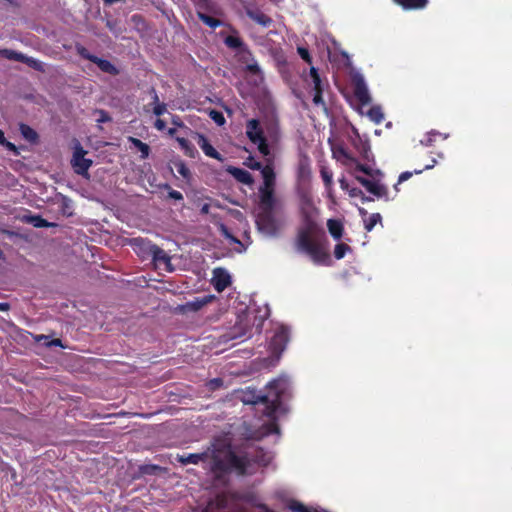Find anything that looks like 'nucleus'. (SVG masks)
Instances as JSON below:
<instances>
[{
	"instance_id": "nucleus-54",
	"label": "nucleus",
	"mask_w": 512,
	"mask_h": 512,
	"mask_svg": "<svg viewBox=\"0 0 512 512\" xmlns=\"http://www.w3.org/2000/svg\"><path fill=\"white\" fill-rule=\"evenodd\" d=\"M34 339H35V341H36V342H43V344H44V345H45V342H49V341H50V340H49V336H47V335H43V334H41V335H36V336L34 337Z\"/></svg>"
},
{
	"instance_id": "nucleus-53",
	"label": "nucleus",
	"mask_w": 512,
	"mask_h": 512,
	"mask_svg": "<svg viewBox=\"0 0 512 512\" xmlns=\"http://www.w3.org/2000/svg\"><path fill=\"white\" fill-rule=\"evenodd\" d=\"M411 176H412V173L408 172V171L401 173L399 176V179H398V183H402V182L408 180Z\"/></svg>"
},
{
	"instance_id": "nucleus-17",
	"label": "nucleus",
	"mask_w": 512,
	"mask_h": 512,
	"mask_svg": "<svg viewBox=\"0 0 512 512\" xmlns=\"http://www.w3.org/2000/svg\"><path fill=\"white\" fill-rule=\"evenodd\" d=\"M259 192L264 211H272L274 206L273 188H259Z\"/></svg>"
},
{
	"instance_id": "nucleus-51",
	"label": "nucleus",
	"mask_w": 512,
	"mask_h": 512,
	"mask_svg": "<svg viewBox=\"0 0 512 512\" xmlns=\"http://www.w3.org/2000/svg\"><path fill=\"white\" fill-rule=\"evenodd\" d=\"M168 195H169V198L174 199V200H182L183 199L182 193L177 190H170Z\"/></svg>"
},
{
	"instance_id": "nucleus-40",
	"label": "nucleus",
	"mask_w": 512,
	"mask_h": 512,
	"mask_svg": "<svg viewBox=\"0 0 512 512\" xmlns=\"http://www.w3.org/2000/svg\"><path fill=\"white\" fill-rule=\"evenodd\" d=\"M208 300L207 299H202V300H196V301H193V302H188L186 304V308L189 309L190 311H198L200 310L205 304H207Z\"/></svg>"
},
{
	"instance_id": "nucleus-5",
	"label": "nucleus",
	"mask_w": 512,
	"mask_h": 512,
	"mask_svg": "<svg viewBox=\"0 0 512 512\" xmlns=\"http://www.w3.org/2000/svg\"><path fill=\"white\" fill-rule=\"evenodd\" d=\"M259 231L267 236H275L279 229L280 224L274 218L272 211H263L260 213L256 220Z\"/></svg>"
},
{
	"instance_id": "nucleus-47",
	"label": "nucleus",
	"mask_w": 512,
	"mask_h": 512,
	"mask_svg": "<svg viewBox=\"0 0 512 512\" xmlns=\"http://www.w3.org/2000/svg\"><path fill=\"white\" fill-rule=\"evenodd\" d=\"M298 53H299V55L301 56V58L303 60H305L308 63H311V57H310V54H309V52H308V50L306 48L299 47L298 48Z\"/></svg>"
},
{
	"instance_id": "nucleus-22",
	"label": "nucleus",
	"mask_w": 512,
	"mask_h": 512,
	"mask_svg": "<svg viewBox=\"0 0 512 512\" xmlns=\"http://www.w3.org/2000/svg\"><path fill=\"white\" fill-rule=\"evenodd\" d=\"M258 150L263 155L265 159V164H273L274 163V156L271 154L268 144L266 143L265 137L261 138V140H258Z\"/></svg>"
},
{
	"instance_id": "nucleus-46",
	"label": "nucleus",
	"mask_w": 512,
	"mask_h": 512,
	"mask_svg": "<svg viewBox=\"0 0 512 512\" xmlns=\"http://www.w3.org/2000/svg\"><path fill=\"white\" fill-rule=\"evenodd\" d=\"M166 112V104L165 103H157L153 109V113L156 116H161Z\"/></svg>"
},
{
	"instance_id": "nucleus-27",
	"label": "nucleus",
	"mask_w": 512,
	"mask_h": 512,
	"mask_svg": "<svg viewBox=\"0 0 512 512\" xmlns=\"http://www.w3.org/2000/svg\"><path fill=\"white\" fill-rule=\"evenodd\" d=\"M197 7V11L215 12V4L212 0H192Z\"/></svg>"
},
{
	"instance_id": "nucleus-21",
	"label": "nucleus",
	"mask_w": 512,
	"mask_h": 512,
	"mask_svg": "<svg viewBox=\"0 0 512 512\" xmlns=\"http://www.w3.org/2000/svg\"><path fill=\"white\" fill-rule=\"evenodd\" d=\"M327 227H328L329 233L331 234V236L334 239H336V240L341 239V237L343 235V225L339 220L329 219L327 221Z\"/></svg>"
},
{
	"instance_id": "nucleus-62",
	"label": "nucleus",
	"mask_w": 512,
	"mask_h": 512,
	"mask_svg": "<svg viewBox=\"0 0 512 512\" xmlns=\"http://www.w3.org/2000/svg\"><path fill=\"white\" fill-rule=\"evenodd\" d=\"M126 0H103L104 4L105 5H113L114 3H117V2H125Z\"/></svg>"
},
{
	"instance_id": "nucleus-7",
	"label": "nucleus",
	"mask_w": 512,
	"mask_h": 512,
	"mask_svg": "<svg viewBox=\"0 0 512 512\" xmlns=\"http://www.w3.org/2000/svg\"><path fill=\"white\" fill-rule=\"evenodd\" d=\"M289 341V331L285 327H280L276 330L271 339L270 347L273 354L276 355V360L279 359L281 353L285 350L286 344Z\"/></svg>"
},
{
	"instance_id": "nucleus-59",
	"label": "nucleus",
	"mask_w": 512,
	"mask_h": 512,
	"mask_svg": "<svg viewBox=\"0 0 512 512\" xmlns=\"http://www.w3.org/2000/svg\"><path fill=\"white\" fill-rule=\"evenodd\" d=\"M178 142L180 143V145L183 147V148H186L188 149L189 147V142L184 139V138H178Z\"/></svg>"
},
{
	"instance_id": "nucleus-4",
	"label": "nucleus",
	"mask_w": 512,
	"mask_h": 512,
	"mask_svg": "<svg viewBox=\"0 0 512 512\" xmlns=\"http://www.w3.org/2000/svg\"><path fill=\"white\" fill-rule=\"evenodd\" d=\"M0 56L8 60L22 62L36 71L45 72V65L43 62L33 57L27 56L21 52H17L11 49H0Z\"/></svg>"
},
{
	"instance_id": "nucleus-58",
	"label": "nucleus",
	"mask_w": 512,
	"mask_h": 512,
	"mask_svg": "<svg viewBox=\"0 0 512 512\" xmlns=\"http://www.w3.org/2000/svg\"><path fill=\"white\" fill-rule=\"evenodd\" d=\"M210 211V205L205 203L204 205H202L201 209H200V212L202 214H208Z\"/></svg>"
},
{
	"instance_id": "nucleus-6",
	"label": "nucleus",
	"mask_w": 512,
	"mask_h": 512,
	"mask_svg": "<svg viewBox=\"0 0 512 512\" xmlns=\"http://www.w3.org/2000/svg\"><path fill=\"white\" fill-rule=\"evenodd\" d=\"M87 151L77 143L74 147L73 157L71 160L72 167L76 174L86 176L88 169L92 165V160L85 158Z\"/></svg>"
},
{
	"instance_id": "nucleus-12",
	"label": "nucleus",
	"mask_w": 512,
	"mask_h": 512,
	"mask_svg": "<svg viewBox=\"0 0 512 512\" xmlns=\"http://www.w3.org/2000/svg\"><path fill=\"white\" fill-rule=\"evenodd\" d=\"M197 144L203 150L206 156L223 161L222 155L209 143L203 134H197Z\"/></svg>"
},
{
	"instance_id": "nucleus-57",
	"label": "nucleus",
	"mask_w": 512,
	"mask_h": 512,
	"mask_svg": "<svg viewBox=\"0 0 512 512\" xmlns=\"http://www.w3.org/2000/svg\"><path fill=\"white\" fill-rule=\"evenodd\" d=\"M166 124L163 120L161 119H157L156 122H155V127L158 129V130H163L165 128Z\"/></svg>"
},
{
	"instance_id": "nucleus-60",
	"label": "nucleus",
	"mask_w": 512,
	"mask_h": 512,
	"mask_svg": "<svg viewBox=\"0 0 512 512\" xmlns=\"http://www.w3.org/2000/svg\"><path fill=\"white\" fill-rule=\"evenodd\" d=\"M271 460V457L268 456L267 458L266 457H263L262 459L258 460L259 464L263 465V466H266Z\"/></svg>"
},
{
	"instance_id": "nucleus-36",
	"label": "nucleus",
	"mask_w": 512,
	"mask_h": 512,
	"mask_svg": "<svg viewBox=\"0 0 512 512\" xmlns=\"http://www.w3.org/2000/svg\"><path fill=\"white\" fill-rule=\"evenodd\" d=\"M381 219L382 217L379 213H374L370 215V217L367 220H365V229L367 231H371L378 222H381Z\"/></svg>"
},
{
	"instance_id": "nucleus-20",
	"label": "nucleus",
	"mask_w": 512,
	"mask_h": 512,
	"mask_svg": "<svg viewBox=\"0 0 512 512\" xmlns=\"http://www.w3.org/2000/svg\"><path fill=\"white\" fill-rule=\"evenodd\" d=\"M92 62L95 63L98 66V68L105 73L111 75L118 74V69L108 60L101 59L96 56L94 59H92Z\"/></svg>"
},
{
	"instance_id": "nucleus-9",
	"label": "nucleus",
	"mask_w": 512,
	"mask_h": 512,
	"mask_svg": "<svg viewBox=\"0 0 512 512\" xmlns=\"http://www.w3.org/2000/svg\"><path fill=\"white\" fill-rule=\"evenodd\" d=\"M149 249V256L156 264H164L166 268L170 269L171 258L169 255L159 246L153 243H143Z\"/></svg>"
},
{
	"instance_id": "nucleus-25",
	"label": "nucleus",
	"mask_w": 512,
	"mask_h": 512,
	"mask_svg": "<svg viewBox=\"0 0 512 512\" xmlns=\"http://www.w3.org/2000/svg\"><path fill=\"white\" fill-rule=\"evenodd\" d=\"M197 16L198 18L204 23L206 24L207 26H209L210 28H217L221 25V21L214 18V17H211L209 15H207L205 12H202V11H197Z\"/></svg>"
},
{
	"instance_id": "nucleus-39",
	"label": "nucleus",
	"mask_w": 512,
	"mask_h": 512,
	"mask_svg": "<svg viewBox=\"0 0 512 512\" xmlns=\"http://www.w3.org/2000/svg\"><path fill=\"white\" fill-rule=\"evenodd\" d=\"M225 44L228 47L233 48V49H239L243 45L240 38L235 37V36H227L225 38Z\"/></svg>"
},
{
	"instance_id": "nucleus-11",
	"label": "nucleus",
	"mask_w": 512,
	"mask_h": 512,
	"mask_svg": "<svg viewBox=\"0 0 512 512\" xmlns=\"http://www.w3.org/2000/svg\"><path fill=\"white\" fill-rule=\"evenodd\" d=\"M213 286L218 292H222L231 284L230 275L222 268H216L213 271Z\"/></svg>"
},
{
	"instance_id": "nucleus-49",
	"label": "nucleus",
	"mask_w": 512,
	"mask_h": 512,
	"mask_svg": "<svg viewBox=\"0 0 512 512\" xmlns=\"http://www.w3.org/2000/svg\"><path fill=\"white\" fill-rule=\"evenodd\" d=\"M97 112L100 115V118L97 119L98 122L103 123V122H108L111 120L110 116L108 115V113L106 111L98 110Z\"/></svg>"
},
{
	"instance_id": "nucleus-43",
	"label": "nucleus",
	"mask_w": 512,
	"mask_h": 512,
	"mask_svg": "<svg viewBox=\"0 0 512 512\" xmlns=\"http://www.w3.org/2000/svg\"><path fill=\"white\" fill-rule=\"evenodd\" d=\"M246 164H247V166L249 168H251L253 170H260V171H262V168L264 167V165L261 162L256 161L253 158H249L248 162Z\"/></svg>"
},
{
	"instance_id": "nucleus-33",
	"label": "nucleus",
	"mask_w": 512,
	"mask_h": 512,
	"mask_svg": "<svg viewBox=\"0 0 512 512\" xmlns=\"http://www.w3.org/2000/svg\"><path fill=\"white\" fill-rule=\"evenodd\" d=\"M356 170L363 172L364 174L368 175L369 177L376 179L377 177L382 176V173L380 170H374L369 166L366 165H358L356 167Z\"/></svg>"
},
{
	"instance_id": "nucleus-44",
	"label": "nucleus",
	"mask_w": 512,
	"mask_h": 512,
	"mask_svg": "<svg viewBox=\"0 0 512 512\" xmlns=\"http://www.w3.org/2000/svg\"><path fill=\"white\" fill-rule=\"evenodd\" d=\"M349 194L351 197H358V196H361L363 201H371L372 199L370 197H365L362 190L358 189V188H352L350 191H349Z\"/></svg>"
},
{
	"instance_id": "nucleus-50",
	"label": "nucleus",
	"mask_w": 512,
	"mask_h": 512,
	"mask_svg": "<svg viewBox=\"0 0 512 512\" xmlns=\"http://www.w3.org/2000/svg\"><path fill=\"white\" fill-rule=\"evenodd\" d=\"M1 145L5 146L9 151L14 152L16 155L19 154L17 147L13 143L7 141L6 138H4V143H1Z\"/></svg>"
},
{
	"instance_id": "nucleus-26",
	"label": "nucleus",
	"mask_w": 512,
	"mask_h": 512,
	"mask_svg": "<svg viewBox=\"0 0 512 512\" xmlns=\"http://www.w3.org/2000/svg\"><path fill=\"white\" fill-rule=\"evenodd\" d=\"M131 143L141 152V158L146 159L149 156L150 147L137 138H130Z\"/></svg>"
},
{
	"instance_id": "nucleus-10",
	"label": "nucleus",
	"mask_w": 512,
	"mask_h": 512,
	"mask_svg": "<svg viewBox=\"0 0 512 512\" xmlns=\"http://www.w3.org/2000/svg\"><path fill=\"white\" fill-rule=\"evenodd\" d=\"M356 180L376 197H385L387 195L386 187L373 178L367 179L363 176H356Z\"/></svg>"
},
{
	"instance_id": "nucleus-24",
	"label": "nucleus",
	"mask_w": 512,
	"mask_h": 512,
	"mask_svg": "<svg viewBox=\"0 0 512 512\" xmlns=\"http://www.w3.org/2000/svg\"><path fill=\"white\" fill-rule=\"evenodd\" d=\"M397 4L401 5L405 9H418L424 8L428 0H394Z\"/></svg>"
},
{
	"instance_id": "nucleus-42",
	"label": "nucleus",
	"mask_w": 512,
	"mask_h": 512,
	"mask_svg": "<svg viewBox=\"0 0 512 512\" xmlns=\"http://www.w3.org/2000/svg\"><path fill=\"white\" fill-rule=\"evenodd\" d=\"M289 509L293 512H306L308 509L300 502L292 501L289 504Z\"/></svg>"
},
{
	"instance_id": "nucleus-29",
	"label": "nucleus",
	"mask_w": 512,
	"mask_h": 512,
	"mask_svg": "<svg viewBox=\"0 0 512 512\" xmlns=\"http://www.w3.org/2000/svg\"><path fill=\"white\" fill-rule=\"evenodd\" d=\"M250 17L258 24L268 27L272 23V19L262 12L251 13Z\"/></svg>"
},
{
	"instance_id": "nucleus-55",
	"label": "nucleus",
	"mask_w": 512,
	"mask_h": 512,
	"mask_svg": "<svg viewBox=\"0 0 512 512\" xmlns=\"http://www.w3.org/2000/svg\"><path fill=\"white\" fill-rule=\"evenodd\" d=\"M247 69H248L250 72L254 73V74H257V73H259V72H260V67H259L257 64H249V65L247 66Z\"/></svg>"
},
{
	"instance_id": "nucleus-61",
	"label": "nucleus",
	"mask_w": 512,
	"mask_h": 512,
	"mask_svg": "<svg viewBox=\"0 0 512 512\" xmlns=\"http://www.w3.org/2000/svg\"><path fill=\"white\" fill-rule=\"evenodd\" d=\"M10 309V305L7 302L0 303V311H8Z\"/></svg>"
},
{
	"instance_id": "nucleus-1",
	"label": "nucleus",
	"mask_w": 512,
	"mask_h": 512,
	"mask_svg": "<svg viewBox=\"0 0 512 512\" xmlns=\"http://www.w3.org/2000/svg\"><path fill=\"white\" fill-rule=\"evenodd\" d=\"M326 243L323 229L314 221L307 220L298 231L295 246L297 251L307 254L314 263L326 264L329 260Z\"/></svg>"
},
{
	"instance_id": "nucleus-31",
	"label": "nucleus",
	"mask_w": 512,
	"mask_h": 512,
	"mask_svg": "<svg viewBox=\"0 0 512 512\" xmlns=\"http://www.w3.org/2000/svg\"><path fill=\"white\" fill-rule=\"evenodd\" d=\"M174 166H175V169L176 171L185 179H190L191 177V172L189 170V168L186 166V164L179 160V161H176L174 162Z\"/></svg>"
},
{
	"instance_id": "nucleus-28",
	"label": "nucleus",
	"mask_w": 512,
	"mask_h": 512,
	"mask_svg": "<svg viewBox=\"0 0 512 512\" xmlns=\"http://www.w3.org/2000/svg\"><path fill=\"white\" fill-rule=\"evenodd\" d=\"M368 117L375 123L379 124L384 119V114L379 106H374L369 109L367 113Z\"/></svg>"
},
{
	"instance_id": "nucleus-48",
	"label": "nucleus",
	"mask_w": 512,
	"mask_h": 512,
	"mask_svg": "<svg viewBox=\"0 0 512 512\" xmlns=\"http://www.w3.org/2000/svg\"><path fill=\"white\" fill-rule=\"evenodd\" d=\"M314 92H315V94H314V97H313V103L315 105L324 104V101H323V98H322L323 90H317V91H314Z\"/></svg>"
},
{
	"instance_id": "nucleus-38",
	"label": "nucleus",
	"mask_w": 512,
	"mask_h": 512,
	"mask_svg": "<svg viewBox=\"0 0 512 512\" xmlns=\"http://www.w3.org/2000/svg\"><path fill=\"white\" fill-rule=\"evenodd\" d=\"M76 52L79 56H81L83 59L89 60L92 62V59H94L96 56L91 54L87 48H85L82 45H76L75 47Z\"/></svg>"
},
{
	"instance_id": "nucleus-30",
	"label": "nucleus",
	"mask_w": 512,
	"mask_h": 512,
	"mask_svg": "<svg viewBox=\"0 0 512 512\" xmlns=\"http://www.w3.org/2000/svg\"><path fill=\"white\" fill-rule=\"evenodd\" d=\"M143 243H152L149 240L143 238H134L132 239V244L138 249L139 253H142L143 256L149 255V249Z\"/></svg>"
},
{
	"instance_id": "nucleus-56",
	"label": "nucleus",
	"mask_w": 512,
	"mask_h": 512,
	"mask_svg": "<svg viewBox=\"0 0 512 512\" xmlns=\"http://www.w3.org/2000/svg\"><path fill=\"white\" fill-rule=\"evenodd\" d=\"M150 93L152 94V100H153V103H154L155 105H157V103H159V97H158V95H157V93H156V90H155L154 88H151V89H150Z\"/></svg>"
},
{
	"instance_id": "nucleus-52",
	"label": "nucleus",
	"mask_w": 512,
	"mask_h": 512,
	"mask_svg": "<svg viewBox=\"0 0 512 512\" xmlns=\"http://www.w3.org/2000/svg\"><path fill=\"white\" fill-rule=\"evenodd\" d=\"M45 346L46 347L59 346V347H62V348L65 347L62 344V341L60 339H53V340H50L49 342H45Z\"/></svg>"
},
{
	"instance_id": "nucleus-13",
	"label": "nucleus",
	"mask_w": 512,
	"mask_h": 512,
	"mask_svg": "<svg viewBox=\"0 0 512 512\" xmlns=\"http://www.w3.org/2000/svg\"><path fill=\"white\" fill-rule=\"evenodd\" d=\"M247 326H248L247 318L246 317L240 318L239 322L236 323L233 330L230 333L223 335V337L225 338V341L237 339V338H241V337L245 336L247 333Z\"/></svg>"
},
{
	"instance_id": "nucleus-2",
	"label": "nucleus",
	"mask_w": 512,
	"mask_h": 512,
	"mask_svg": "<svg viewBox=\"0 0 512 512\" xmlns=\"http://www.w3.org/2000/svg\"><path fill=\"white\" fill-rule=\"evenodd\" d=\"M267 387L269 390L267 394H257L253 391L245 393L243 402L246 404L261 403L265 405L264 413L268 417H272L278 410L281 398L285 395L289 387V381L286 377H279L278 379L271 381Z\"/></svg>"
},
{
	"instance_id": "nucleus-37",
	"label": "nucleus",
	"mask_w": 512,
	"mask_h": 512,
	"mask_svg": "<svg viewBox=\"0 0 512 512\" xmlns=\"http://www.w3.org/2000/svg\"><path fill=\"white\" fill-rule=\"evenodd\" d=\"M209 117L219 126H222L225 124V117L222 112L211 109L209 111Z\"/></svg>"
},
{
	"instance_id": "nucleus-64",
	"label": "nucleus",
	"mask_w": 512,
	"mask_h": 512,
	"mask_svg": "<svg viewBox=\"0 0 512 512\" xmlns=\"http://www.w3.org/2000/svg\"><path fill=\"white\" fill-rule=\"evenodd\" d=\"M421 143L426 146H429L432 144V138L429 136L426 140H422Z\"/></svg>"
},
{
	"instance_id": "nucleus-18",
	"label": "nucleus",
	"mask_w": 512,
	"mask_h": 512,
	"mask_svg": "<svg viewBox=\"0 0 512 512\" xmlns=\"http://www.w3.org/2000/svg\"><path fill=\"white\" fill-rule=\"evenodd\" d=\"M22 221L25 223L32 224L36 228L53 227L55 223L48 222L40 215H24Z\"/></svg>"
},
{
	"instance_id": "nucleus-8",
	"label": "nucleus",
	"mask_w": 512,
	"mask_h": 512,
	"mask_svg": "<svg viewBox=\"0 0 512 512\" xmlns=\"http://www.w3.org/2000/svg\"><path fill=\"white\" fill-rule=\"evenodd\" d=\"M353 92L361 104L367 105L371 102L366 82L361 74L353 76Z\"/></svg>"
},
{
	"instance_id": "nucleus-41",
	"label": "nucleus",
	"mask_w": 512,
	"mask_h": 512,
	"mask_svg": "<svg viewBox=\"0 0 512 512\" xmlns=\"http://www.w3.org/2000/svg\"><path fill=\"white\" fill-rule=\"evenodd\" d=\"M299 176L302 178L309 177L310 175V167L307 160H302L299 163L298 167Z\"/></svg>"
},
{
	"instance_id": "nucleus-32",
	"label": "nucleus",
	"mask_w": 512,
	"mask_h": 512,
	"mask_svg": "<svg viewBox=\"0 0 512 512\" xmlns=\"http://www.w3.org/2000/svg\"><path fill=\"white\" fill-rule=\"evenodd\" d=\"M310 77H311L312 83H313V90L314 91L323 90L321 78H320L318 71L315 67L310 68Z\"/></svg>"
},
{
	"instance_id": "nucleus-14",
	"label": "nucleus",
	"mask_w": 512,
	"mask_h": 512,
	"mask_svg": "<svg viewBox=\"0 0 512 512\" xmlns=\"http://www.w3.org/2000/svg\"><path fill=\"white\" fill-rule=\"evenodd\" d=\"M227 172L231 174L240 183L251 185L254 182L252 175L244 169L229 166L227 168Z\"/></svg>"
},
{
	"instance_id": "nucleus-15",
	"label": "nucleus",
	"mask_w": 512,
	"mask_h": 512,
	"mask_svg": "<svg viewBox=\"0 0 512 512\" xmlns=\"http://www.w3.org/2000/svg\"><path fill=\"white\" fill-rule=\"evenodd\" d=\"M247 137L253 142L257 143L258 140H261L263 138V132L259 128V121L256 119H251L247 123V131H246Z\"/></svg>"
},
{
	"instance_id": "nucleus-19",
	"label": "nucleus",
	"mask_w": 512,
	"mask_h": 512,
	"mask_svg": "<svg viewBox=\"0 0 512 512\" xmlns=\"http://www.w3.org/2000/svg\"><path fill=\"white\" fill-rule=\"evenodd\" d=\"M208 457V453H195V454H183L178 455L177 460L183 464H198Z\"/></svg>"
},
{
	"instance_id": "nucleus-45",
	"label": "nucleus",
	"mask_w": 512,
	"mask_h": 512,
	"mask_svg": "<svg viewBox=\"0 0 512 512\" xmlns=\"http://www.w3.org/2000/svg\"><path fill=\"white\" fill-rule=\"evenodd\" d=\"M158 470H160V467L154 466V465H147V466L141 467V472L143 474L152 475V474H155L156 471H158Z\"/></svg>"
},
{
	"instance_id": "nucleus-35",
	"label": "nucleus",
	"mask_w": 512,
	"mask_h": 512,
	"mask_svg": "<svg viewBox=\"0 0 512 512\" xmlns=\"http://www.w3.org/2000/svg\"><path fill=\"white\" fill-rule=\"evenodd\" d=\"M351 248L345 243H339L335 246L334 256L336 259H342L347 251H350Z\"/></svg>"
},
{
	"instance_id": "nucleus-23",
	"label": "nucleus",
	"mask_w": 512,
	"mask_h": 512,
	"mask_svg": "<svg viewBox=\"0 0 512 512\" xmlns=\"http://www.w3.org/2000/svg\"><path fill=\"white\" fill-rule=\"evenodd\" d=\"M19 131L23 138L31 143H35L38 140L37 132L27 124L21 123L19 125Z\"/></svg>"
},
{
	"instance_id": "nucleus-34",
	"label": "nucleus",
	"mask_w": 512,
	"mask_h": 512,
	"mask_svg": "<svg viewBox=\"0 0 512 512\" xmlns=\"http://www.w3.org/2000/svg\"><path fill=\"white\" fill-rule=\"evenodd\" d=\"M320 174H321V177L324 181V184L327 188H329L331 185H332V178H333V173L329 170L328 167L326 166H321L320 168Z\"/></svg>"
},
{
	"instance_id": "nucleus-16",
	"label": "nucleus",
	"mask_w": 512,
	"mask_h": 512,
	"mask_svg": "<svg viewBox=\"0 0 512 512\" xmlns=\"http://www.w3.org/2000/svg\"><path fill=\"white\" fill-rule=\"evenodd\" d=\"M261 174L263 177V186L260 188H273L275 184L274 163L264 164Z\"/></svg>"
},
{
	"instance_id": "nucleus-3",
	"label": "nucleus",
	"mask_w": 512,
	"mask_h": 512,
	"mask_svg": "<svg viewBox=\"0 0 512 512\" xmlns=\"http://www.w3.org/2000/svg\"><path fill=\"white\" fill-rule=\"evenodd\" d=\"M211 469L216 474L234 471L239 475H247L254 472V463L245 455H237L233 451H227L223 458L214 457Z\"/></svg>"
},
{
	"instance_id": "nucleus-63",
	"label": "nucleus",
	"mask_w": 512,
	"mask_h": 512,
	"mask_svg": "<svg viewBox=\"0 0 512 512\" xmlns=\"http://www.w3.org/2000/svg\"><path fill=\"white\" fill-rule=\"evenodd\" d=\"M115 25H116V22H113V21H107V23H106V26H107L111 31H114Z\"/></svg>"
}]
</instances>
